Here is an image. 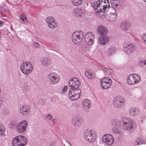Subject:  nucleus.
Masks as SVG:
<instances>
[{
    "label": "nucleus",
    "mask_w": 146,
    "mask_h": 146,
    "mask_svg": "<svg viewBox=\"0 0 146 146\" xmlns=\"http://www.w3.org/2000/svg\"><path fill=\"white\" fill-rule=\"evenodd\" d=\"M13 146H25L27 144L26 137L19 135L15 137L12 141Z\"/></svg>",
    "instance_id": "f257e3e1"
},
{
    "label": "nucleus",
    "mask_w": 146,
    "mask_h": 146,
    "mask_svg": "<svg viewBox=\"0 0 146 146\" xmlns=\"http://www.w3.org/2000/svg\"><path fill=\"white\" fill-rule=\"evenodd\" d=\"M20 69L23 73L25 74H29L32 71V65L29 62H24L21 65Z\"/></svg>",
    "instance_id": "f03ea898"
},
{
    "label": "nucleus",
    "mask_w": 146,
    "mask_h": 146,
    "mask_svg": "<svg viewBox=\"0 0 146 146\" xmlns=\"http://www.w3.org/2000/svg\"><path fill=\"white\" fill-rule=\"evenodd\" d=\"M126 117H122L119 120V123L123 126L124 129L126 130H128L130 132L132 130L133 125H132L131 122H128Z\"/></svg>",
    "instance_id": "7ed1b4c3"
},
{
    "label": "nucleus",
    "mask_w": 146,
    "mask_h": 146,
    "mask_svg": "<svg viewBox=\"0 0 146 146\" xmlns=\"http://www.w3.org/2000/svg\"><path fill=\"white\" fill-rule=\"evenodd\" d=\"M97 3L99 4V7H98L99 12H104L108 10L109 8V2L108 0H99L97 1Z\"/></svg>",
    "instance_id": "20e7f679"
},
{
    "label": "nucleus",
    "mask_w": 146,
    "mask_h": 146,
    "mask_svg": "<svg viewBox=\"0 0 146 146\" xmlns=\"http://www.w3.org/2000/svg\"><path fill=\"white\" fill-rule=\"evenodd\" d=\"M84 36L83 33L81 31L74 32L72 36V39L73 42L77 44L82 40Z\"/></svg>",
    "instance_id": "39448f33"
},
{
    "label": "nucleus",
    "mask_w": 146,
    "mask_h": 146,
    "mask_svg": "<svg viewBox=\"0 0 146 146\" xmlns=\"http://www.w3.org/2000/svg\"><path fill=\"white\" fill-rule=\"evenodd\" d=\"M141 80L140 76L137 74L129 75L127 79V83L129 85H134L138 83Z\"/></svg>",
    "instance_id": "423d86ee"
},
{
    "label": "nucleus",
    "mask_w": 146,
    "mask_h": 146,
    "mask_svg": "<svg viewBox=\"0 0 146 146\" xmlns=\"http://www.w3.org/2000/svg\"><path fill=\"white\" fill-rule=\"evenodd\" d=\"M27 122L25 120L19 123L16 126L17 132L19 133H23L26 130Z\"/></svg>",
    "instance_id": "0eeeda50"
},
{
    "label": "nucleus",
    "mask_w": 146,
    "mask_h": 146,
    "mask_svg": "<svg viewBox=\"0 0 146 146\" xmlns=\"http://www.w3.org/2000/svg\"><path fill=\"white\" fill-rule=\"evenodd\" d=\"M48 77L50 81V84L52 85L58 82L60 80V78L54 72L50 73L48 76Z\"/></svg>",
    "instance_id": "6e6552de"
},
{
    "label": "nucleus",
    "mask_w": 146,
    "mask_h": 146,
    "mask_svg": "<svg viewBox=\"0 0 146 146\" xmlns=\"http://www.w3.org/2000/svg\"><path fill=\"white\" fill-rule=\"evenodd\" d=\"M113 138V136L110 134L105 135L102 137V141L106 143L108 145H111L114 142Z\"/></svg>",
    "instance_id": "1a4fd4ad"
},
{
    "label": "nucleus",
    "mask_w": 146,
    "mask_h": 146,
    "mask_svg": "<svg viewBox=\"0 0 146 146\" xmlns=\"http://www.w3.org/2000/svg\"><path fill=\"white\" fill-rule=\"evenodd\" d=\"M94 39V35L91 32H88L86 34L85 40L88 44V45L92 44Z\"/></svg>",
    "instance_id": "9d476101"
},
{
    "label": "nucleus",
    "mask_w": 146,
    "mask_h": 146,
    "mask_svg": "<svg viewBox=\"0 0 146 146\" xmlns=\"http://www.w3.org/2000/svg\"><path fill=\"white\" fill-rule=\"evenodd\" d=\"M30 107L27 105L23 106L19 109V112L23 116H26L30 111Z\"/></svg>",
    "instance_id": "9b49d317"
},
{
    "label": "nucleus",
    "mask_w": 146,
    "mask_h": 146,
    "mask_svg": "<svg viewBox=\"0 0 146 146\" xmlns=\"http://www.w3.org/2000/svg\"><path fill=\"white\" fill-rule=\"evenodd\" d=\"M135 47L136 45L134 43H131L126 45H124V50L126 53L130 54L132 52V50H134Z\"/></svg>",
    "instance_id": "f8f14e48"
},
{
    "label": "nucleus",
    "mask_w": 146,
    "mask_h": 146,
    "mask_svg": "<svg viewBox=\"0 0 146 146\" xmlns=\"http://www.w3.org/2000/svg\"><path fill=\"white\" fill-rule=\"evenodd\" d=\"M73 87L70 88L68 92V97H70L71 99L74 101L78 99L79 98V95H77L74 92Z\"/></svg>",
    "instance_id": "ddd939ff"
},
{
    "label": "nucleus",
    "mask_w": 146,
    "mask_h": 146,
    "mask_svg": "<svg viewBox=\"0 0 146 146\" xmlns=\"http://www.w3.org/2000/svg\"><path fill=\"white\" fill-rule=\"evenodd\" d=\"M109 37L106 35H102L99 37L98 43L102 45L105 44L109 41Z\"/></svg>",
    "instance_id": "4468645a"
},
{
    "label": "nucleus",
    "mask_w": 146,
    "mask_h": 146,
    "mask_svg": "<svg viewBox=\"0 0 146 146\" xmlns=\"http://www.w3.org/2000/svg\"><path fill=\"white\" fill-rule=\"evenodd\" d=\"M124 101V99H122V101L119 100V97H117L115 99L113 102L114 106L115 107L120 108L123 104V102Z\"/></svg>",
    "instance_id": "2eb2a0df"
},
{
    "label": "nucleus",
    "mask_w": 146,
    "mask_h": 146,
    "mask_svg": "<svg viewBox=\"0 0 146 146\" xmlns=\"http://www.w3.org/2000/svg\"><path fill=\"white\" fill-rule=\"evenodd\" d=\"M97 31L98 34L102 35H106L108 32L107 29L103 26H99Z\"/></svg>",
    "instance_id": "dca6fc26"
},
{
    "label": "nucleus",
    "mask_w": 146,
    "mask_h": 146,
    "mask_svg": "<svg viewBox=\"0 0 146 146\" xmlns=\"http://www.w3.org/2000/svg\"><path fill=\"white\" fill-rule=\"evenodd\" d=\"M129 113L131 116H136L139 113V111L136 108H131L129 109Z\"/></svg>",
    "instance_id": "f3484780"
},
{
    "label": "nucleus",
    "mask_w": 146,
    "mask_h": 146,
    "mask_svg": "<svg viewBox=\"0 0 146 146\" xmlns=\"http://www.w3.org/2000/svg\"><path fill=\"white\" fill-rule=\"evenodd\" d=\"M101 83V85L103 89H107L110 87L112 85L111 82H110Z\"/></svg>",
    "instance_id": "a211bd4d"
},
{
    "label": "nucleus",
    "mask_w": 146,
    "mask_h": 146,
    "mask_svg": "<svg viewBox=\"0 0 146 146\" xmlns=\"http://www.w3.org/2000/svg\"><path fill=\"white\" fill-rule=\"evenodd\" d=\"M80 117H78L75 118L72 121V123L73 126H79L80 124Z\"/></svg>",
    "instance_id": "6ab92c4d"
},
{
    "label": "nucleus",
    "mask_w": 146,
    "mask_h": 146,
    "mask_svg": "<svg viewBox=\"0 0 146 146\" xmlns=\"http://www.w3.org/2000/svg\"><path fill=\"white\" fill-rule=\"evenodd\" d=\"M115 49L113 46H111L108 48L107 51V55L109 56H111L114 54Z\"/></svg>",
    "instance_id": "aec40b11"
},
{
    "label": "nucleus",
    "mask_w": 146,
    "mask_h": 146,
    "mask_svg": "<svg viewBox=\"0 0 146 146\" xmlns=\"http://www.w3.org/2000/svg\"><path fill=\"white\" fill-rule=\"evenodd\" d=\"M93 133L92 131L90 129H86L84 132V136L85 139H87V138L90 136H91Z\"/></svg>",
    "instance_id": "412c9836"
},
{
    "label": "nucleus",
    "mask_w": 146,
    "mask_h": 146,
    "mask_svg": "<svg viewBox=\"0 0 146 146\" xmlns=\"http://www.w3.org/2000/svg\"><path fill=\"white\" fill-rule=\"evenodd\" d=\"M96 138L95 135L94 133H92L91 135L86 140L89 142L92 143L95 141Z\"/></svg>",
    "instance_id": "4be33fe9"
},
{
    "label": "nucleus",
    "mask_w": 146,
    "mask_h": 146,
    "mask_svg": "<svg viewBox=\"0 0 146 146\" xmlns=\"http://www.w3.org/2000/svg\"><path fill=\"white\" fill-rule=\"evenodd\" d=\"M41 63L43 65L48 66L49 65L51 62V60L48 58H45L43 60L41 61Z\"/></svg>",
    "instance_id": "5701e85b"
},
{
    "label": "nucleus",
    "mask_w": 146,
    "mask_h": 146,
    "mask_svg": "<svg viewBox=\"0 0 146 146\" xmlns=\"http://www.w3.org/2000/svg\"><path fill=\"white\" fill-rule=\"evenodd\" d=\"M83 106L88 109L90 108V103L89 100L88 99H85L82 102Z\"/></svg>",
    "instance_id": "b1692460"
},
{
    "label": "nucleus",
    "mask_w": 146,
    "mask_h": 146,
    "mask_svg": "<svg viewBox=\"0 0 146 146\" xmlns=\"http://www.w3.org/2000/svg\"><path fill=\"white\" fill-rule=\"evenodd\" d=\"M120 27L122 29L125 30H127L129 27V23L126 22H123L122 24H121Z\"/></svg>",
    "instance_id": "393cba45"
},
{
    "label": "nucleus",
    "mask_w": 146,
    "mask_h": 146,
    "mask_svg": "<svg viewBox=\"0 0 146 146\" xmlns=\"http://www.w3.org/2000/svg\"><path fill=\"white\" fill-rule=\"evenodd\" d=\"M78 80H79L78 79L76 78H74L70 79L69 82V86L72 87L73 83H75Z\"/></svg>",
    "instance_id": "a878e982"
},
{
    "label": "nucleus",
    "mask_w": 146,
    "mask_h": 146,
    "mask_svg": "<svg viewBox=\"0 0 146 146\" xmlns=\"http://www.w3.org/2000/svg\"><path fill=\"white\" fill-rule=\"evenodd\" d=\"M112 82L111 79L109 77H104L102 78L101 80V83H103L104 82L107 83V82Z\"/></svg>",
    "instance_id": "bb28decb"
},
{
    "label": "nucleus",
    "mask_w": 146,
    "mask_h": 146,
    "mask_svg": "<svg viewBox=\"0 0 146 146\" xmlns=\"http://www.w3.org/2000/svg\"><path fill=\"white\" fill-rule=\"evenodd\" d=\"M80 85V82L79 80H78L77 82L74 83L73 84V85L72 86V87L70 86V88L73 87V88H78Z\"/></svg>",
    "instance_id": "cd10ccee"
},
{
    "label": "nucleus",
    "mask_w": 146,
    "mask_h": 146,
    "mask_svg": "<svg viewBox=\"0 0 146 146\" xmlns=\"http://www.w3.org/2000/svg\"><path fill=\"white\" fill-rule=\"evenodd\" d=\"M72 3L75 6H77L81 4L82 1V0H72Z\"/></svg>",
    "instance_id": "c85d7f7f"
},
{
    "label": "nucleus",
    "mask_w": 146,
    "mask_h": 146,
    "mask_svg": "<svg viewBox=\"0 0 146 146\" xmlns=\"http://www.w3.org/2000/svg\"><path fill=\"white\" fill-rule=\"evenodd\" d=\"M110 20L111 21H113L115 20L117 18V14L115 13L111 14L109 17Z\"/></svg>",
    "instance_id": "c756f323"
},
{
    "label": "nucleus",
    "mask_w": 146,
    "mask_h": 146,
    "mask_svg": "<svg viewBox=\"0 0 146 146\" xmlns=\"http://www.w3.org/2000/svg\"><path fill=\"white\" fill-rule=\"evenodd\" d=\"M48 25L49 27L51 29L56 28L57 26V23H55V20L54 21H52Z\"/></svg>",
    "instance_id": "7c9ffc66"
},
{
    "label": "nucleus",
    "mask_w": 146,
    "mask_h": 146,
    "mask_svg": "<svg viewBox=\"0 0 146 146\" xmlns=\"http://www.w3.org/2000/svg\"><path fill=\"white\" fill-rule=\"evenodd\" d=\"M110 2L112 7H111L109 5V9H113L114 11H115V7H114L115 6L116 7L115 2L114 0H110Z\"/></svg>",
    "instance_id": "2f4dec72"
},
{
    "label": "nucleus",
    "mask_w": 146,
    "mask_h": 146,
    "mask_svg": "<svg viewBox=\"0 0 146 146\" xmlns=\"http://www.w3.org/2000/svg\"><path fill=\"white\" fill-rule=\"evenodd\" d=\"M54 19L53 17L51 16H49L46 17V22L48 24H50L51 22L54 21Z\"/></svg>",
    "instance_id": "473e14b6"
},
{
    "label": "nucleus",
    "mask_w": 146,
    "mask_h": 146,
    "mask_svg": "<svg viewBox=\"0 0 146 146\" xmlns=\"http://www.w3.org/2000/svg\"><path fill=\"white\" fill-rule=\"evenodd\" d=\"M119 125H116L113 127V132H114L115 133H118L119 132Z\"/></svg>",
    "instance_id": "72a5a7b5"
},
{
    "label": "nucleus",
    "mask_w": 146,
    "mask_h": 146,
    "mask_svg": "<svg viewBox=\"0 0 146 146\" xmlns=\"http://www.w3.org/2000/svg\"><path fill=\"white\" fill-rule=\"evenodd\" d=\"M90 6L95 10L97 9L98 10V8L99 7V4L97 3V2L96 3H92L90 4Z\"/></svg>",
    "instance_id": "f704fd0d"
},
{
    "label": "nucleus",
    "mask_w": 146,
    "mask_h": 146,
    "mask_svg": "<svg viewBox=\"0 0 146 146\" xmlns=\"http://www.w3.org/2000/svg\"><path fill=\"white\" fill-rule=\"evenodd\" d=\"M141 39L143 42L146 44V33L142 35Z\"/></svg>",
    "instance_id": "c9c22d12"
},
{
    "label": "nucleus",
    "mask_w": 146,
    "mask_h": 146,
    "mask_svg": "<svg viewBox=\"0 0 146 146\" xmlns=\"http://www.w3.org/2000/svg\"><path fill=\"white\" fill-rule=\"evenodd\" d=\"M74 92L77 94V95H79L80 97L81 94V91L80 89L75 88L74 89Z\"/></svg>",
    "instance_id": "e433bc0d"
},
{
    "label": "nucleus",
    "mask_w": 146,
    "mask_h": 146,
    "mask_svg": "<svg viewBox=\"0 0 146 146\" xmlns=\"http://www.w3.org/2000/svg\"><path fill=\"white\" fill-rule=\"evenodd\" d=\"M136 142L137 143V145H139L140 144H144L145 141L143 140V139H137L136 141Z\"/></svg>",
    "instance_id": "4c0bfd02"
},
{
    "label": "nucleus",
    "mask_w": 146,
    "mask_h": 146,
    "mask_svg": "<svg viewBox=\"0 0 146 146\" xmlns=\"http://www.w3.org/2000/svg\"><path fill=\"white\" fill-rule=\"evenodd\" d=\"M97 66L99 67L100 68L102 69L103 70L104 72V73H106V69H107V68H105L102 65H101L100 64H97Z\"/></svg>",
    "instance_id": "58836bf2"
},
{
    "label": "nucleus",
    "mask_w": 146,
    "mask_h": 146,
    "mask_svg": "<svg viewBox=\"0 0 146 146\" xmlns=\"http://www.w3.org/2000/svg\"><path fill=\"white\" fill-rule=\"evenodd\" d=\"M138 63L139 65L140 66H143L144 65L146 64V63H145V62H144V60H139Z\"/></svg>",
    "instance_id": "ea45409f"
},
{
    "label": "nucleus",
    "mask_w": 146,
    "mask_h": 146,
    "mask_svg": "<svg viewBox=\"0 0 146 146\" xmlns=\"http://www.w3.org/2000/svg\"><path fill=\"white\" fill-rule=\"evenodd\" d=\"M86 76L89 78L90 79L92 78V77L91 74L89 72H85Z\"/></svg>",
    "instance_id": "a19ab883"
},
{
    "label": "nucleus",
    "mask_w": 146,
    "mask_h": 146,
    "mask_svg": "<svg viewBox=\"0 0 146 146\" xmlns=\"http://www.w3.org/2000/svg\"><path fill=\"white\" fill-rule=\"evenodd\" d=\"M115 2L116 7L119 6H121L120 2L121 0H114Z\"/></svg>",
    "instance_id": "79ce46f5"
},
{
    "label": "nucleus",
    "mask_w": 146,
    "mask_h": 146,
    "mask_svg": "<svg viewBox=\"0 0 146 146\" xmlns=\"http://www.w3.org/2000/svg\"><path fill=\"white\" fill-rule=\"evenodd\" d=\"M20 18L21 20L22 21H24L25 22H27V19L26 17L24 16H21Z\"/></svg>",
    "instance_id": "37998d69"
},
{
    "label": "nucleus",
    "mask_w": 146,
    "mask_h": 146,
    "mask_svg": "<svg viewBox=\"0 0 146 146\" xmlns=\"http://www.w3.org/2000/svg\"><path fill=\"white\" fill-rule=\"evenodd\" d=\"M117 122L115 120H113L111 121V124L112 126H115L116 125H118V124H117Z\"/></svg>",
    "instance_id": "c03bdc74"
},
{
    "label": "nucleus",
    "mask_w": 146,
    "mask_h": 146,
    "mask_svg": "<svg viewBox=\"0 0 146 146\" xmlns=\"http://www.w3.org/2000/svg\"><path fill=\"white\" fill-rule=\"evenodd\" d=\"M33 45L36 48H38L39 46V43L37 42H34L33 43Z\"/></svg>",
    "instance_id": "a18cd8bd"
},
{
    "label": "nucleus",
    "mask_w": 146,
    "mask_h": 146,
    "mask_svg": "<svg viewBox=\"0 0 146 146\" xmlns=\"http://www.w3.org/2000/svg\"><path fill=\"white\" fill-rule=\"evenodd\" d=\"M16 123L15 122L11 123V126L10 127L11 128H13L14 127H15V126L16 127Z\"/></svg>",
    "instance_id": "49530a36"
},
{
    "label": "nucleus",
    "mask_w": 146,
    "mask_h": 146,
    "mask_svg": "<svg viewBox=\"0 0 146 146\" xmlns=\"http://www.w3.org/2000/svg\"><path fill=\"white\" fill-rule=\"evenodd\" d=\"M67 86H65L61 92L62 93H65L66 92V90H67Z\"/></svg>",
    "instance_id": "de8ad7c7"
},
{
    "label": "nucleus",
    "mask_w": 146,
    "mask_h": 146,
    "mask_svg": "<svg viewBox=\"0 0 146 146\" xmlns=\"http://www.w3.org/2000/svg\"><path fill=\"white\" fill-rule=\"evenodd\" d=\"M4 129V127L0 123V132L1 131H3Z\"/></svg>",
    "instance_id": "09e8293b"
},
{
    "label": "nucleus",
    "mask_w": 146,
    "mask_h": 146,
    "mask_svg": "<svg viewBox=\"0 0 146 146\" xmlns=\"http://www.w3.org/2000/svg\"><path fill=\"white\" fill-rule=\"evenodd\" d=\"M5 128L4 127V129L3 131H1L0 132V135H1L3 136H5V133H4L3 132L5 131Z\"/></svg>",
    "instance_id": "8fccbe9b"
},
{
    "label": "nucleus",
    "mask_w": 146,
    "mask_h": 146,
    "mask_svg": "<svg viewBox=\"0 0 146 146\" xmlns=\"http://www.w3.org/2000/svg\"><path fill=\"white\" fill-rule=\"evenodd\" d=\"M49 144L50 146H54L55 145V143H53L52 141L49 142Z\"/></svg>",
    "instance_id": "3c124183"
},
{
    "label": "nucleus",
    "mask_w": 146,
    "mask_h": 146,
    "mask_svg": "<svg viewBox=\"0 0 146 146\" xmlns=\"http://www.w3.org/2000/svg\"><path fill=\"white\" fill-rule=\"evenodd\" d=\"M47 116H48L47 117H46V118H48V119L50 120L51 119L52 116L51 115H50L49 114H48L47 115Z\"/></svg>",
    "instance_id": "603ef678"
},
{
    "label": "nucleus",
    "mask_w": 146,
    "mask_h": 146,
    "mask_svg": "<svg viewBox=\"0 0 146 146\" xmlns=\"http://www.w3.org/2000/svg\"><path fill=\"white\" fill-rule=\"evenodd\" d=\"M76 15L77 17H79V16H80L81 15L79 13V12H78V11L76 13Z\"/></svg>",
    "instance_id": "864d4df0"
},
{
    "label": "nucleus",
    "mask_w": 146,
    "mask_h": 146,
    "mask_svg": "<svg viewBox=\"0 0 146 146\" xmlns=\"http://www.w3.org/2000/svg\"><path fill=\"white\" fill-rule=\"evenodd\" d=\"M106 69V72L107 73V74L106 73V75H107V74H110V72L109 70H108V69Z\"/></svg>",
    "instance_id": "5fc2aeb1"
},
{
    "label": "nucleus",
    "mask_w": 146,
    "mask_h": 146,
    "mask_svg": "<svg viewBox=\"0 0 146 146\" xmlns=\"http://www.w3.org/2000/svg\"><path fill=\"white\" fill-rule=\"evenodd\" d=\"M3 98H0V105L1 106L2 105L3 101Z\"/></svg>",
    "instance_id": "6e6d98bb"
},
{
    "label": "nucleus",
    "mask_w": 146,
    "mask_h": 146,
    "mask_svg": "<svg viewBox=\"0 0 146 146\" xmlns=\"http://www.w3.org/2000/svg\"><path fill=\"white\" fill-rule=\"evenodd\" d=\"M89 69H86V71L85 72H89Z\"/></svg>",
    "instance_id": "4d7b16f0"
},
{
    "label": "nucleus",
    "mask_w": 146,
    "mask_h": 146,
    "mask_svg": "<svg viewBox=\"0 0 146 146\" xmlns=\"http://www.w3.org/2000/svg\"><path fill=\"white\" fill-rule=\"evenodd\" d=\"M3 22L0 20V25H2L3 24Z\"/></svg>",
    "instance_id": "13d9d810"
},
{
    "label": "nucleus",
    "mask_w": 146,
    "mask_h": 146,
    "mask_svg": "<svg viewBox=\"0 0 146 146\" xmlns=\"http://www.w3.org/2000/svg\"><path fill=\"white\" fill-rule=\"evenodd\" d=\"M79 12V13H80V14L81 15V14H82V11H81V10H80V11H79V12Z\"/></svg>",
    "instance_id": "bf43d9fd"
},
{
    "label": "nucleus",
    "mask_w": 146,
    "mask_h": 146,
    "mask_svg": "<svg viewBox=\"0 0 146 146\" xmlns=\"http://www.w3.org/2000/svg\"><path fill=\"white\" fill-rule=\"evenodd\" d=\"M144 62H145V63H146V60H144Z\"/></svg>",
    "instance_id": "052dcab7"
},
{
    "label": "nucleus",
    "mask_w": 146,
    "mask_h": 146,
    "mask_svg": "<svg viewBox=\"0 0 146 146\" xmlns=\"http://www.w3.org/2000/svg\"><path fill=\"white\" fill-rule=\"evenodd\" d=\"M143 0L144 1H145L146 2V0Z\"/></svg>",
    "instance_id": "680f3d73"
},
{
    "label": "nucleus",
    "mask_w": 146,
    "mask_h": 146,
    "mask_svg": "<svg viewBox=\"0 0 146 146\" xmlns=\"http://www.w3.org/2000/svg\"><path fill=\"white\" fill-rule=\"evenodd\" d=\"M122 99H122L121 100H120L122 101Z\"/></svg>",
    "instance_id": "e2e57ef3"
},
{
    "label": "nucleus",
    "mask_w": 146,
    "mask_h": 146,
    "mask_svg": "<svg viewBox=\"0 0 146 146\" xmlns=\"http://www.w3.org/2000/svg\"><path fill=\"white\" fill-rule=\"evenodd\" d=\"M1 107V106L0 105V108Z\"/></svg>",
    "instance_id": "0e129e2a"
},
{
    "label": "nucleus",
    "mask_w": 146,
    "mask_h": 146,
    "mask_svg": "<svg viewBox=\"0 0 146 146\" xmlns=\"http://www.w3.org/2000/svg\"><path fill=\"white\" fill-rule=\"evenodd\" d=\"M99 68V69H100V70H101V68Z\"/></svg>",
    "instance_id": "69168bd1"
},
{
    "label": "nucleus",
    "mask_w": 146,
    "mask_h": 146,
    "mask_svg": "<svg viewBox=\"0 0 146 146\" xmlns=\"http://www.w3.org/2000/svg\"><path fill=\"white\" fill-rule=\"evenodd\" d=\"M55 120V119H54V121Z\"/></svg>",
    "instance_id": "338daca9"
},
{
    "label": "nucleus",
    "mask_w": 146,
    "mask_h": 146,
    "mask_svg": "<svg viewBox=\"0 0 146 146\" xmlns=\"http://www.w3.org/2000/svg\"><path fill=\"white\" fill-rule=\"evenodd\" d=\"M55 120V119H54V121Z\"/></svg>",
    "instance_id": "774afa93"
}]
</instances>
